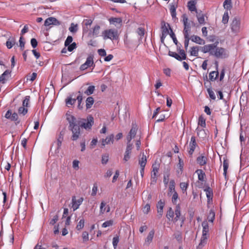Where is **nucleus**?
<instances>
[{
  "label": "nucleus",
  "instance_id": "obj_1",
  "mask_svg": "<svg viewBox=\"0 0 249 249\" xmlns=\"http://www.w3.org/2000/svg\"><path fill=\"white\" fill-rule=\"evenodd\" d=\"M67 120L69 123V128L72 133V141H76L79 138L80 135V126L86 130H89L94 124V119L91 115L88 116L86 120L77 121L73 116L67 114Z\"/></svg>",
  "mask_w": 249,
  "mask_h": 249
},
{
  "label": "nucleus",
  "instance_id": "obj_2",
  "mask_svg": "<svg viewBox=\"0 0 249 249\" xmlns=\"http://www.w3.org/2000/svg\"><path fill=\"white\" fill-rule=\"evenodd\" d=\"M218 42L213 44L205 45L202 47L201 51L203 53H209L210 55L217 58H223L227 56L226 49L222 47H217Z\"/></svg>",
  "mask_w": 249,
  "mask_h": 249
},
{
  "label": "nucleus",
  "instance_id": "obj_3",
  "mask_svg": "<svg viewBox=\"0 0 249 249\" xmlns=\"http://www.w3.org/2000/svg\"><path fill=\"white\" fill-rule=\"evenodd\" d=\"M102 36L104 40L109 39L111 40H117L119 34L116 29H109L105 30L102 33Z\"/></svg>",
  "mask_w": 249,
  "mask_h": 249
},
{
  "label": "nucleus",
  "instance_id": "obj_4",
  "mask_svg": "<svg viewBox=\"0 0 249 249\" xmlns=\"http://www.w3.org/2000/svg\"><path fill=\"white\" fill-rule=\"evenodd\" d=\"M182 21L184 25L183 35L184 36H190L191 32V24L188 21V18L186 14H184L182 15Z\"/></svg>",
  "mask_w": 249,
  "mask_h": 249
},
{
  "label": "nucleus",
  "instance_id": "obj_5",
  "mask_svg": "<svg viewBox=\"0 0 249 249\" xmlns=\"http://www.w3.org/2000/svg\"><path fill=\"white\" fill-rule=\"evenodd\" d=\"M30 97L29 96H25L22 102V106L20 107L18 110V113L25 115L28 112L27 107H29Z\"/></svg>",
  "mask_w": 249,
  "mask_h": 249
},
{
  "label": "nucleus",
  "instance_id": "obj_6",
  "mask_svg": "<svg viewBox=\"0 0 249 249\" xmlns=\"http://www.w3.org/2000/svg\"><path fill=\"white\" fill-rule=\"evenodd\" d=\"M179 54L176 52L169 51L168 54L169 56L174 57L178 61H182L187 59L185 52L183 49H180L179 52Z\"/></svg>",
  "mask_w": 249,
  "mask_h": 249
},
{
  "label": "nucleus",
  "instance_id": "obj_7",
  "mask_svg": "<svg viewBox=\"0 0 249 249\" xmlns=\"http://www.w3.org/2000/svg\"><path fill=\"white\" fill-rule=\"evenodd\" d=\"M93 66L95 67V65L93 62V56L92 55H89L87 58L86 62L82 65H81L80 69L81 71H84L87 69L88 68Z\"/></svg>",
  "mask_w": 249,
  "mask_h": 249
},
{
  "label": "nucleus",
  "instance_id": "obj_8",
  "mask_svg": "<svg viewBox=\"0 0 249 249\" xmlns=\"http://www.w3.org/2000/svg\"><path fill=\"white\" fill-rule=\"evenodd\" d=\"M152 171L151 175V184H155L157 180V174L159 169L158 164H154L152 165Z\"/></svg>",
  "mask_w": 249,
  "mask_h": 249
},
{
  "label": "nucleus",
  "instance_id": "obj_9",
  "mask_svg": "<svg viewBox=\"0 0 249 249\" xmlns=\"http://www.w3.org/2000/svg\"><path fill=\"white\" fill-rule=\"evenodd\" d=\"M240 28V21L236 18H234L231 24V29L232 32L237 33L239 32Z\"/></svg>",
  "mask_w": 249,
  "mask_h": 249
},
{
  "label": "nucleus",
  "instance_id": "obj_10",
  "mask_svg": "<svg viewBox=\"0 0 249 249\" xmlns=\"http://www.w3.org/2000/svg\"><path fill=\"white\" fill-rule=\"evenodd\" d=\"M170 28V25L169 24H166L164 21L161 23V41H163V40L166 37V36L169 34V30L168 28Z\"/></svg>",
  "mask_w": 249,
  "mask_h": 249
},
{
  "label": "nucleus",
  "instance_id": "obj_11",
  "mask_svg": "<svg viewBox=\"0 0 249 249\" xmlns=\"http://www.w3.org/2000/svg\"><path fill=\"white\" fill-rule=\"evenodd\" d=\"M101 27L98 24L95 25L88 33L89 36L98 37L99 36Z\"/></svg>",
  "mask_w": 249,
  "mask_h": 249
},
{
  "label": "nucleus",
  "instance_id": "obj_12",
  "mask_svg": "<svg viewBox=\"0 0 249 249\" xmlns=\"http://www.w3.org/2000/svg\"><path fill=\"white\" fill-rule=\"evenodd\" d=\"M61 22L54 17H50L47 18L44 22V26L46 27L49 26L50 25H59Z\"/></svg>",
  "mask_w": 249,
  "mask_h": 249
},
{
  "label": "nucleus",
  "instance_id": "obj_13",
  "mask_svg": "<svg viewBox=\"0 0 249 249\" xmlns=\"http://www.w3.org/2000/svg\"><path fill=\"white\" fill-rule=\"evenodd\" d=\"M197 143L196 141V138L195 136H192L189 143V149L188 151L190 156L193 155Z\"/></svg>",
  "mask_w": 249,
  "mask_h": 249
},
{
  "label": "nucleus",
  "instance_id": "obj_14",
  "mask_svg": "<svg viewBox=\"0 0 249 249\" xmlns=\"http://www.w3.org/2000/svg\"><path fill=\"white\" fill-rule=\"evenodd\" d=\"M208 160V157L204 154H201L198 156L196 159L197 163L201 166L205 165L207 164Z\"/></svg>",
  "mask_w": 249,
  "mask_h": 249
},
{
  "label": "nucleus",
  "instance_id": "obj_15",
  "mask_svg": "<svg viewBox=\"0 0 249 249\" xmlns=\"http://www.w3.org/2000/svg\"><path fill=\"white\" fill-rule=\"evenodd\" d=\"M11 76V71L9 70H5L4 72L0 76V83L5 84Z\"/></svg>",
  "mask_w": 249,
  "mask_h": 249
},
{
  "label": "nucleus",
  "instance_id": "obj_16",
  "mask_svg": "<svg viewBox=\"0 0 249 249\" xmlns=\"http://www.w3.org/2000/svg\"><path fill=\"white\" fill-rule=\"evenodd\" d=\"M93 20L91 19H85L83 21V32L87 33L89 32V27L92 24Z\"/></svg>",
  "mask_w": 249,
  "mask_h": 249
},
{
  "label": "nucleus",
  "instance_id": "obj_17",
  "mask_svg": "<svg viewBox=\"0 0 249 249\" xmlns=\"http://www.w3.org/2000/svg\"><path fill=\"white\" fill-rule=\"evenodd\" d=\"M83 198L80 197L78 200L76 199L75 196H73L72 198V208L73 211L76 210L78 209L79 206L82 204L83 201Z\"/></svg>",
  "mask_w": 249,
  "mask_h": 249
},
{
  "label": "nucleus",
  "instance_id": "obj_18",
  "mask_svg": "<svg viewBox=\"0 0 249 249\" xmlns=\"http://www.w3.org/2000/svg\"><path fill=\"white\" fill-rule=\"evenodd\" d=\"M114 142V135L111 134L107 136L105 139H103L101 141L102 147H104L106 144L113 143Z\"/></svg>",
  "mask_w": 249,
  "mask_h": 249
},
{
  "label": "nucleus",
  "instance_id": "obj_19",
  "mask_svg": "<svg viewBox=\"0 0 249 249\" xmlns=\"http://www.w3.org/2000/svg\"><path fill=\"white\" fill-rule=\"evenodd\" d=\"M196 2L195 0H191L187 2V7L189 10L191 12H198L196 7Z\"/></svg>",
  "mask_w": 249,
  "mask_h": 249
},
{
  "label": "nucleus",
  "instance_id": "obj_20",
  "mask_svg": "<svg viewBox=\"0 0 249 249\" xmlns=\"http://www.w3.org/2000/svg\"><path fill=\"white\" fill-rule=\"evenodd\" d=\"M204 191L206 193L208 203H210V201H212L213 198V190L209 186H207L204 189Z\"/></svg>",
  "mask_w": 249,
  "mask_h": 249
},
{
  "label": "nucleus",
  "instance_id": "obj_21",
  "mask_svg": "<svg viewBox=\"0 0 249 249\" xmlns=\"http://www.w3.org/2000/svg\"><path fill=\"white\" fill-rule=\"evenodd\" d=\"M164 202L160 200L157 204L158 214L159 217H161L163 214V209L164 206Z\"/></svg>",
  "mask_w": 249,
  "mask_h": 249
},
{
  "label": "nucleus",
  "instance_id": "obj_22",
  "mask_svg": "<svg viewBox=\"0 0 249 249\" xmlns=\"http://www.w3.org/2000/svg\"><path fill=\"white\" fill-rule=\"evenodd\" d=\"M190 39L192 41L199 45H204L205 43V41L203 39L196 35L192 36L190 37Z\"/></svg>",
  "mask_w": 249,
  "mask_h": 249
},
{
  "label": "nucleus",
  "instance_id": "obj_23",
  "mask_svg": "<svg viewBox=\"0 0 249 249\" xmlns=\"http://www.w3.org/2000/svg\"><path fill=\"white\" fill-rule=\"evenodd\" d=\"M110 211V207L109 205H107L106 203L104 201H102L100 206V213L103 214L105 212L108 213Z\"/></svg>",
  "mask_w": 249,
  "mask_h": 249
},
{
  "label": "nucleus",
  "instance_id": "obj_24",
  "mask_svg": "<svg viewBox=\"0 0 249 249\" xmlns=\"http://www.w3.org/2000/svg\"><path fill=\"white\" fill-rule=\"evenodd\" d=\"M196 14V17L197 18L198 23L200 24H205V15L203 13H202L201 11H200L199 12H197Z\"/></svg>",
  "mask_w": 249,
  "mask_h": 249
},
{
  "label": "nucleus",
  "instance_id": "obj_25",
  "mask_svg": "<svg viewBox=\"0 0 249 249\" xmlns=\"http://www.w3.org/2000/svg\"><path fill=\"white\" fill-rule=\"evenodd\" d=\"M202 47H200L198 46H193L190 48L189 53L191 55L194 56H198V52L199 51V49H201Z\"/></svg>",
  "mask_w": 249,
  "mask_h": 249
},
{
  "label": "nucleus",
  "instance_id": "obj_26",
  "mask_svg": "<svg viewBox=\"0 0 249 249\" xmlns=\"http://www.w3.org/2000/svg\"><path fill=\"white\" fill-rule=\"evenodd\" d=\"M16 44V39L14 37L10 36L6 42V46L8 49H11Z\"/></svg>",
  "mask_w": 249,
  "mask_h": 249
},
{
  "label": "nucleus",
  "instance_id": "obj_27",
  "mask_svg": "<svg viewBox=\"0 0 249 249\" xmlns=\"http://www.w3.org/2000/svg\"><path fill=\"white\" fill-rule=\"evenodd\" d=\"M209 237V235H202L200 242L199 243L197 248L199 249H201L203 247H204L207 242L208 238Z\"/></svg>",
  "mask_w": 249,
  "mask_h": 249
},
{
  "label": "nucleus",
  "instance_id": "obj_28",
  "mask_svg": "<svg viewBox=\"0 0 249 249\" xmlns=\"http://www.w3.org/2000/svg\"><path fill=\"white\" fill-rule=\"evenodd\" d=\"M196 173L197 174L198 179L201 182L205 181L204 179L206 177L205 172L202 169H197L196 171Z\"/></svg>",
  "mask_w": 249,
  "mask_h": 249
},
{
  "label": "nucleus",
  "instance_id": "obj_29",
  "mask_svg": "<svg viewBox=\"0 0 249 249\" xmlns=\"http://www.w3.org/2000/svg\"><path fill=\"white\" fill-rule=\"evenodd\" d=\"M177 8V5L176 3H172L170 4V12L172 18H176V9Z\"/></svg>",
  "mask_w": 249,
  "mask_h": 249
},
{
  "label": "nucleus",
  "instance_id": "obj_30",
  "mask_svg": "<svg viewBox=\"0 0 249 249\" xmlns=\"http://www.w3.org/2000/svg\"><path fill=\"white\" fill-rule=\"evenodd\" d=\"M155 231L153 230H151L148 233V235L145 240V244L149 245L152 242Z\"/></svg>",
  "mask_w": 249,
  "mask_h": 249
},
{
  "label": "nucleus",
  "instance_id": "obj_31",
  "mask_svg": "<svg viewBox=\"0 0 249 249\" xmlns=\"http://www.w3.org/2000/svg\"><path fill=\"white\" fill-rule=\"evenodd\" d=\"M202 226L203 227L202 234L209 235V228L207 222L206 221H204L202 223Z\"/></svg>",
  "mask_w": 249,
  "mask_h": 249
},
{
  "label": "nucleus",
  "instance_id": "obj_32",
  "mask_svg": "<svg viewBox=\"0 0 249 249\" xmlns=\"http://www.w3.org/2000/svg\"><path fill=\"white\" fill-rule=\"evenodd\" d=\"M218 75V71H213L209 73V79L212 81H214L217 78Z\"/></svg>",
  "mask_w": 249,
  "mask_h": 249
},
{
  "label": "nucleus",
  "instance_id": "obj_33",
  "mask_svg": "<svg viewBox=\"0 0 249 249\" xmlns=\"http://www.w3.org/2000/svg\"><path fill=\"white\" fill-rule=\"evenodd\" d=\"M136 33L140 36L139 40H141L144 35L145 29L144 28L142 27H139L137 29Z\"/></svg>",
  "mask_w": 249,
  "mask_h": 249
},
{
  "label": "nucleus",
  "instance_id": "obj_34",
  "mask_svg": "<svg viewBox=\"0 0 249 249\" xmlns=\"http://www.w3.org/2000/svg\"><path fill=\"white\" fill-rule=\"evenodd\" d=\"M146 157L143 153L142 157L139 160V163L140 165V167L144 168L146 165Z\"/></svg>",
  "mask_w": 249,
  "mask_h": 249
},
{
  "label": "nucleus",
  "instance_id": "obj_35",
  "mask_svg": "<svg viewBox=\"0 0 249 249\" xmlns=\"http://www.w3.org/2000/svg\"><path fill=\"white\" fill-rule=\"evenodd\" d=\"M223 7L228 11L232 8L231 0H225L223 3Z\"/></svg>",
  "mask_w": 249,
  "mask_h": 249
},
{
  "label": "nucleus",
  "instance_id": "obj_36",
  "mask_svg": "<svg viewBox=\"0 0 249 249\" xmlns=\"http://www.w3.org/2000/svg\"><path fill=\"white\" fill-rule=\"evenodd\" d=\"M94 99L92 97H89L87 98L86 101V106L87 108H90L94 103Z\"/></svg>",
  "mask_w": 249,
  "mask_h": 249
},
{
  "label": "nucleus",
  "instance_id": "obj_37",
  "mask_svg": "<svg viewBox=\"0 0 249 249\" xmlns=\"http://www.w3.org/2000/svg\"><path fill=\"white\" fill-rule=\"evenodd\" d=\"M175 192H176L175 190V182L174 180H171L169 182L168 195L171 193H174Z\"/></svg>",
  "mask_w": 249,
  "mask_h": 249
},
{
  "label": "nucleus",
  "instance_id": "obj_38",
  "mask_svg": "<svg viewBox=\"0 0 249 249\" xmlns=\"http://www.w3.org/2000/svg\"><path fill=\"white\" fill-rule=\"evenodd\" d=\"M197 136L202 138H204L206 137V133L204 129L201 128L199 129L197 127L196 129Z\"/></svg>",
  "mask_w": 249,
  "mask_h": 249
},
{
  "label": "nucleus",
  "instance_id": "obj_39",
  "mask_svg": "<svg viewBox=\"0 0 249 249\" xmlns=\"http://www.w3.org/2000/svg\"><path fill=\"white\" fill-rule=\"evenodd\" d=\"M172 195V202L175 205H178L177 202L178 200L179 199L178 197V194L177 192H175L174 193H171Z\"/></svg>",
  "mask_w": 249,
  "mask_h": 249
},
{
  "label": "nucleus",
  "instance_id": "obj_40",
  "mask_svg": "<svg viewBox=\"0 0 249 249\" xmlns=\"http://www.w3.org/2000/svg\"><path fill=\"white\" fill-rule=\"evenodd\" d=\"M229 167V162L227 159H224L223 161V175L226 178L227 170Z\"/></svg>",
  "mask_w": 249,
  "mask_h": 249
},
{
  "label": "nucleus",
  "instance_id": "obj_41",
  "mask_svg": "<svg viewBox=\"0 0 249 249\" xmlns=\"http://www.w3.org/2000/svg\"><path fill=\"white\" fill-rule=\"evenodd\" d=\"M183 166H184V162L183 160L178 157V163L177 165V167L178 168V172L182 173L183 169Z\"/></svg>",
  "mask_w": 249,
  "mask_h": 249
},
{
  "label": "nucleus",
  "instance_id": "obj_42",
  "mask_svg": "<svg viewBox=\"0 0 249 249\" xmlns=\"http://www.w3.org/2000/svg\"><path fill=\"white\" fill-rule=\"evenodd\" d=\"M229 19V11L226 10L224 13L222 17V22L223 24H225L228 22Z\"/></svg>",
  "mask_w": 249,
  "mask_h": 249
},
{
  "label": "nucleus",
  "instance_id": "obj_43",
  "mask_svg": "<svg viewBox=\"0 0 249 249\" xmlns=\"http://www.w3.org/2000/svg\"><path fill=\"white\" fill-rule=\"evenodd\" d=\"M69 29L71 32L75 33L78 31V24L71 23Z\"/></svg>",
  "mask_w": 249,
  "mask_h": 249
},
{
  "label": "nucleus",
  "instance_id": "obj_44",
  "mask_svg": "<svg viewBox=\"0 0 249 249\" xmlns=\"http://www.w3.org/2000/svg\"><path fill=\"white\" fill-rule=\"evenodd\" d=\"M189 184L188 182H183L180 183V187L183 193H186Z\"/></svg>",
  "mask_w": 249,
  "mask_h": 249
},
{
  "label": "nucleus",
  "instance_id": "obj_45",
  "mask_svg": "<svg viewBox=\"0 0 249 249\" xmlns=\"http://www.w3.org/2000/svg\"><path fill=\"white\" fill-rule=\"evenodd\" d=\"M95 87L94 86H90L85 91L84 93L87 95H89L93 93Z\"/></svg>",
  "mask_w": 249,
  "mask_h": 249
},
{
  "label": "nucleus",
  "instance_id": "obj_46",
  "mask_svg": "<svg viewBox=\"0 0 249 249\" xmlns=\"http://www.w3.org/2000/svg\"><path fill=\"white\" fill-rule=\"evenodd\" d=\"M174 212L172 210V208H169L167 213H166V217L170 220L172 218L174 217Z\"/></svg>",
  "mask_w": 249,
  "mask_h": 249
},
{
  "label": "nucleus",
  "instance_id": "obj_47",
  "mask_svg": "<svg viewBox=\"0 0 249 249\" xmlns=\"http://www.w3.org/2000/svg\"><path fill=\"white\" fill-rule=\"evenodd\" d=\"M137 131V126L136 125H133L128 134H129L130 135L132 136V137L134 138L136 135Z\"/></svg>",
  "mask_w": 249,
  "mask_h": 249
},
{
  "label": "nucleus",
  "instance_id": "obj_48",
  "mask_svg": "<svg viewBox=\"0 0 249 249\" xmlns=\"http://www.w3.org/2000/svg\"><path fill=\"white\" fill-rule=\"evenodd\" d=\"M175 238L178 241L181 242L182 241V233L180 231H177L174 233Z\"/></svg>",
  "mask_w": 249,
  "mask_h": 249
},
{
  "label": "nucleus",
  "instance_id": "obj_49",
  "mask_svg": "<svg viewBox=\"0 0 249 249\" xmlns=\"http://www.w3.org/2000/svg\"><path fill=\"white\" fill-rule=\"evenodd\" d=\"M198 124L203 128L206 126L205 119L202 116L199 117Z\"/></svg>",
  "mask_w": 249,
  "mask_h": 249
},
{
  "label": "nucleus",
  "instance_id": "obj_50",
  "mask_svg": "<svg viewBox=\"0 0 249 249\" xmlns=\"http://www.w3.org/2000/svg\"><path fill=\"white\" fill-rule=\"evenodd\" d=\"M215 218V213L213 210H210L209 215L208 216V219L209 222H213Z\"/></svg>",
  "mask_w": 249,
  "mask_h": 249
},
{
  "label": "nucleus",
  "instance_id": "obj_51",
  "mask_svg": "<svg viewBox=\"0 0 249 249\" xmlns=\"http://www.w3.org/2000/svg\"><path fill=\"white\" fill-rule=\"evenodd\" d=\"M119 241V238L118 236H116L113 237V241H112V244L113 246V247L114 249H116V248L117 247Z\"/></svg>",
  "mask_w": 249,
  "mask_h": 249
},
{
  "label": "nucleus",
  "instance_id": "obj_52",
  "mask_svg": "<svg viewBox=\"0 0 249 249\" xmlns=\"http://www.w3.org/2000/svg\"><path fill=\"white\" fill-rule=\"evenodd\" d=\"M84 223H85L84 220L81 219L76 226V229L77 230H80L82 229L84 226Z\"/></svg>",
  "mask_w": 249,
  "mask_h": 249
},
{
  "label": "nucleus",
  "instance_id": "obj_53",
  "mask_svg": "<svg viewBox=\"0 0 249 249\" xmlns=\"http://www.w3.org/2000/svg\"><path fill=\"white\" fill-rule=\"evenodd\" d=\"M19 47L21 50L23 51L25 47V41H24V38L22 36H21L19 40Z\"/></svg>",
  "mask_w": 249,
  "mask_h": 249
},
{
  "label": "nucleus",
  "instance_id": "obj_54",
  "mask_svg": "<svg viewBox=\"0 0 249 249\" xmlns=\"http://www.w3.org/2000/svg\"><path fill=\"white\" fill-rule=\"evenodd\" d=\"M113 220H109L105 222L104 223H103L102 226L103 228H106V227L112 226L113 225Z\"/></svg>",
  "mask_w": 249,
  "mask_h": 249
},
{
  "label": "nucleus",
  "instance_id": "obj_55",
  "mask_svg": "<svg viewBox=\"0 0 249 249\" xmlns=\"http://www.w3.org/2000/svg\"><path fill=\"white\" fill-rule=\"evenodd\" d=\"M207 91L210 97L213 100H215L216 98V97H215V94H214V92L213 91V90L209 88V89H207Z\"/></svg>",
  "mask_w": 249,
  "mask_h": 249
},
{
  "label": "nucleus",
  "instance_id": "obj_56",
  "mask_svg": "<svg viewBox=\"0 0 249 249\" xmlns=\"http://www.w3.org/2000/svg\"><path fill=\"white\" fill-rule=\"evenodd\" d=\"M75 102L76 99H72L71 98H69L66 100V103L67 106L72 105L75 103Z\"/></svg>",
  "mask_w": 249,
  "mask_h": 249
},
{
  "label": "nucleus",
  "instance_id": "obj_57",
  "mask_svg": "<svg viewBox=\"0 0 249 249\" xmlns=\"http://www.w3.org/2000/svg\"><path fill=\"white\" fill-rule=\"evenodd\" d=\"M58 214H55L54 216H53V218L51 219L50 221V224L52 225H54L55 223L58 221Z\"/></svg>",
  "mask_w": 249,
  "mask_h": 249
},
{
  "label": "nucleus",
  "instance_id": "obj_58",
  "mask_svg": "<svg viewBox=\"0 0 249 249\" xmlns=\"http://www.w3.org/2000/svg\"><path fill=\"white\" fill-rule=\"evenodd\" d=\"M98 191V186L96 184H94L92 189L91 196H95L97 194Z\"/></svg>",
  "mask_w": 249,
  "mask_h": 249
},
{
  "label": "nucleus",
  "instance_id": "obj_59",
  "mask_svg": "<svg viewBox=\"0 0 249 249\" xmlns=\"http://www.w3.org/2000/svg\"><path fill=\"white\" fill-rule=\"evenodd\" d=\"M175 214L176 215H177V217L178 216H180V208L179 204H178V205H176V209L175 211Z\"/></svg>",
  "mask_w": 249,
  "mask_h": 249
},
{
  "label": "nucleus",
  "instance_id": "obj_60",
  "mask_svg": "<svg viewBox=\"0 0 249 249\" xmlns=\"http://www.w3.org/2000/svg\"><path fill=\"white\" fill-rule=\"evenodd\" d=\"M73 38L71 36H68L65 41V46H67L69 45L72 41Z\"/></svg>",
  "mask_w": 249,
  "mask_h": 249
},
{
  "label": "nucleus",
  "instance_id": "obj_61",
  "mask_svg": "<svg viewBox=\"0 0 249 249\" xmlns=\"http://www.w3.org/2000/svg\"><path fill=\"white\" fill-rule=\"evenodd\" d=\"M150 210V205L149 204H146L143 208V212L144 213H148Z\"/></svg>",
  "mask_w": 249,
  "mask_h": 249
},
{
  "label": "nucleus",
  "instance_id": "obj_62",
  "mask_svg": "<svg viewBox=\"0 0 249 249\" xmlns=\"http://www.w3.org/2000/svg\"><path fill=\"white\" fill-rule=\"evenodd\" d=\"M82 238L84 242L89 240V233L87 231H84L82 233Z\"/></svg>",
  "mask_w": 249,
  "mask_h": 249
},
{
  "label": "nucleus",
  "instance_id": "obj_63",
  "mask_svg": "<svg viewBox=\"0 0 249 249\" xmlns=\"http://www.w3.org/2000/svg\"><path fill=\"white\" fill-rule=\"evenodd\" d=\"M68 50L69 51V52H71L74 49L76 48V44L75 42H73L72 43H71V44H70L68 46Z\"/></svg>",
  "mask_w": 249,
  "mask_h": 249
},
{
  "label": "nucleus",
  "instance_id": "obj_64",
  "mask_svg": "<svg viewBox=\"0 0 249 249\" xmlns=\"http://www.w3.org/2000/svg\"><path fill=\"white\" fill-rule=\"evenodd\" d=\"M108 155H103L102 158V163L104 164H106L108 160Z\"/></svg>",
  "mask_w": 249,
  "mask_h": 249
}]
</instances>
